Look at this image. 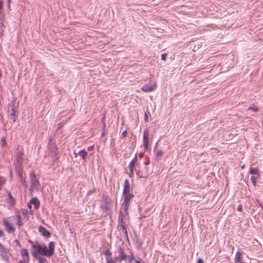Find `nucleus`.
Wrapping results in <instances>:
<instances>
[{"label":"nucleus","mask_w":263,"mask_h":263,"mask_svg":"<svg viewBox=\"0 0 263 263\" xmlns=\"http://www.w3.org/2000/svg\"><path fill=\"white\" fill-rule=\"evenodd\" d=\"M55 244L53 242H50L48 247L44 243L36 242L32 244L31 253L34 257H38L41 256H45L50 257L54 252Z\"/></svg>","instance_id":"nucleus-1"},{"label":"nucleus","mask_w":263,"mask_h":263,"mask_svg":"<svg viewBox=\"0 0 263 263\" xmlns=\"http://www.w3.org/2000/svg\"><path fill=\"white\" fill-rule=\"evenodd\" d=\"M29 217V214L27 210L22 209L17 215V225L22 226L26 222Z\"/></svg>","instance_id":"nucleus-2"},{"label":"nucleus","mask_w":263,"mask_h":263,"mask_svg":"<svg viewBox=\"0 0 263 263\" xmlns=\"http://www.w3.org/2000/svg\"><path fill=\"white\" fill-rule=\"evenodd\" d=\"M129 204L123 202L120 211L119 218L122 222L128 219V210Z\"/></svg>","instance_id":"nucleus-3"},{"label":"nucleus","mask_w":263,"mask_h":263,"mask_svg":"<svg viewBox=\"0 0 263 263\" xmlns=\"http://www.w3.org/2000/svg\"><path fill=\"white\" fill-rule=\"evenodd\" d=\"M157 86L156 81H150L148 84H145L141 87V90L145 92H151L155 90Z\"/></svg>","instance_id":"nucleus-4"},{"label":"nucleus","mask_w":263,"mask_h":263,"mask_svg":"<svg viewBox=\"0 0 263 263\" xmlns=\"http://www.w3.org/2000/svg\"><path fill=\"white\" fill-rule=\"evenodd\" d=\"M8 111L10 114V120L11 121H13V122H15L16 117V108L14 106V101H12L8 105Z\"/></svg>","instance_id":"nucleus-5"},{"label":"nucleus","mask_w":263,"mask_h":263,"mask_svg":"<svg viewBox=\"0 0 263 263\" xmlns=\"http://www.w3.org/2000/svg\"><path fill=\"white\" fill-rule=\"evenodd\" d=\"M31 178V191L38 190L39 189V182L33 173L30 174Z\"/></svg>","instance_id":"nucleus-6"},{"label":"nucleus","mask_w":263,"mask_h":263,"mask_svg":"<svg viewBox=\"0 0 263 263\" xmlns=\"http://www.w3.org/2000/svg\"><path fill=\"white\" fill-rule=\"evenodd\" d=\"M126 258V255L124 253L122 248L119 249L118 251L116 253L115 259L118 262H121L125 260Z\"/></svg>","instance_id":"nucleus-7"},{"label":"nucleus","mask_w":263,"mask_h":263,"mask_svg":"<svg viewBox=\"0 0 263 263\" xmlns=\"http://www.w3.org/2000/svg\"><path fill=\"white\" fill-rule=\"evenodd\" d=\"M21 256L22 259L19 261V263H29V255L26 249H24L22 250Z\"/></svg>","instance_id":"nucleus-8"},{"label":"nucleus","mask_w":263,"mask_h":263,"mask_svg":"<svg viewBox=\"0 0 263 263\" xmlns=\"http://www.w3.org/2000/svg\"><path fill=\"white\" fill-rule=\"evenodd\" d=\"M11 219V218H10L9 220L4 219L3 221L4 226L5 227L6 229L9 233H12L15 230V228L10 223L9 221H10Z\"/></svg>","instance_id":"nucleus-9"},{"label":"nucleus","mask_w":263,"mask_h":263,"mask_svg":"<svg viewBox=\"0 0 263 263\" xmlns=\"http://www.w3.org/2000/svg\"><path fill=\"white\" fill-rule=\"evenodd\" d=\"M148 138H149V134L147 130H145L143 132V146L145 149H147L148 148Z\"/></svg>","instance_id":"nucleus-10"},{"label":"nucleus","mask_w":263,"mask_h":263,"mask_svg":"<svg viewBox=\"0 0 263 263\" xmlns=\"http://www.w3.org/2000/svg\"><path fill=\"white\" fill-rule=\"evenodd\" d=\"M137 160L136 156L135 157L134 159H133L129 163L128 165V167L129 170V175L130 177H132L134 175V168L135 167V162Z\"/></svg>","instance_id":"nucleus-11"},{"label":"nucleus","mask_w":263,"mask_h":263,"mask_svg":"<svg viewBox=\"0 0 263 263\" xmlns=\"http://www.w3.org/2000/svg\"><path fill=\"white\" fill-rule=\"evenodd\" d=\"M33 206L34 209H37L39 208L40 205V202L37 199L33 198L31 199L28 204V206L29 208H31L32 206Z\"/></svg>","instance_id":"nucleus-12"},{"label":"nucleus","mask_w":263,"mask_h":263,"mask_svg":"<svg viewBox=\"0 0 263 263\" xmlns=\"http://www.w3.org/2000/svg\"><path fill=\"white\" fill-rule=\"evenodd\" d=\"M131 193L129 184L127 180H125L124 182V190L123 194Z\"/></svg>","instance_id":"nucleus-13"},{"label":"nucleus","mask_w":263,"mask_h":263,"mask_svg":"<svg viewBox=\"0 0 263 263\" xmlns=\"http://www.w3.org/2000/svg\"><path fill=\"white\" fill-rule=\"evenodd\" d=\"M39 231L40 234L45 237H49L50 236V233L45 228L40 226L39 228Z\"/></svg>","instance_id":"nucleus-14"},{"label":"nucleus","mask_w":263,"mask_h":263,"mask_svg":"<svg viewBox=\"0 0 263 263\" xmlns=\"http://www.w3.org/2000/svg\"><path fill=\"white\" fill-rule=\"evenodd\" d=\"M18 174L21 179V182L22 183L23 185H24V187L26 188L27 187V184L25 181L24 173L23 172V171H21L19 170L18 171Z\"/></svg>","instance_id":"nucleus-15"},{"label":"nucleus","mask_w":263,"mask_h":263,"mask_svg":"<svg viewBox=\"0 0 263 263\" xmlns=\"http://www.w3.org/2000/svg\"><path fill=\"white\" fill-rule=\"evenodd\" d=\"M133 196L132 193L123 194V197L124 198L123 202L129 204V201L132 198Z\"/></svg>","instance_id":"nucleus-16"},{"label":"nucleus","mask_w":263,"mask_h":263,"mask_svg":"<svg viewBox=\"0 0 263 263\" xmlns=\"http://www.w3.org/2000/svg\"><path fill=\"white\" fill-rule=\"evenodd\" d=\"M74 154L76 157L79 155L82 159H84L87 156V152L85 150L83 149L79 151L78 153L74 152Z\"/></svg>","instance_id":"nucleus-17"},{"label":"nucleus","mask_w":263,"mask_h":263,"mask_svg":"<svg viewBox=\"0 0 263 263\" xmlns=\"http://www.w3.org/2000/svg\"><path fill=\"white\" fill-rule=\"evenodd\" d=\"M242 253L239 251L237 252L235 254L234 260L236 263L241 262Z\"/></svg>","instance_id":"nucleus-18"},{"label":"nucleus","mask_w":263,"mask_h":263,"mask_svg":"<svg viewBox=\"0 0 263 263\" xmlns=\"http://www.w3.org/2000/svg\"><path fill=\"white\" fill-rule=\"evenodd\" d=\"M18 150H19V153H17V164L21 162L20 159H22V156L23 155L22 149H21L18 147H17V151Z\"/></svg>","instance_id":"nucleus-19"},{"label":"nucleus","mask_w":263,"mask_h":263,"mask_svg":"<svg viewBox=\"0 0 263 263\" xmlns=\"http://www.w3.org/2000/svg\"><path fill=\"white\" fill-rule=\"evenodd\" d=\"M250 173L252 174H254L255 175L259 176L258 173V169L255 167H251L250 169Z\"/></svg>","instance_id":"nucleus-20"},{"label":"nucleus","mask_w":263,"mask_h":263,"mask_svg":"<svg viewBox=\"0 0 263 263\" xmlns=\"http://www.w3.org/2000/svg\"><path fill=\"white\" fill-rule=\"evenodd\" d=\"M35 258L38 259L39 263H46L47 262V260L45 258L41 256H39L38 257Z\"/></svg>","instance_id":"nucleus-21"},{"label":"nucleus","mask_w":263,"mask_h":263,"mask_svg":"<svg viewBox=\"0 0 263 263\" xmlns=\"http://www.w3.org/2000/svg\"><path fill=\"white\" fill-rule=\"evenodd\" d=\"M258 177H259V176L255 175V176H253L251 177V181L253 183L254 185H255L256 179H257V178Z\"/></svg>","instance_id":"nucleus-22"},{"label":"nucleus","mask_w":263,"mask_h":263,"mask_svg":"<svg viewBox=\"0 0 263 263\" xmlns=\"http://www.w3.org/2000/svg\"><path fill=\"white\" fill-rule=\"evenodd\" d=\"M106 263H116L113 259L111 257H107L106 258Z\"/></svg>","instance_id":"nucleus-23"},{"label":"nucleus","mask_w":263,"mask_h":263,"mask_svg":"<svg viewBox=\"0 0 263 263\" xmlns=\"http://www.w3.org/2000/svg\"><path fill=\"white\" fill-rule=\"evenodd\" d=\"M163 154V152L162 151H159L156 153V157L157 158L161 157Z\"/></svg>","instance_id":"nucleus-24"},{"label":"nucleus","mask_w":263,"mask_h":263,"mask_svg":"<svg viewBox=\"0 0 263 263\" xmlns=\"http://www.w3.org/2000/svg\"><path fill=\"white\" fill-rule=\"evenodd\" d=\"M166 57H167V54L166 53H163V54H161V60H163V61H165Z\"/></svg>","instance_id":"nucleus-25"},{"label":"nucleus","mask_w":263,"mask_h":263,"mask_svg":"<svg viewBox=\"0 0 263 263\" xmlns=\"http://www.w3.org/2000/svg\"><path fill=\"white\" fill-rule=\"evenodd\" d=\"M3 252H4V247L1 244H0V253H3Z\"/></svg>","instance_id":"nucleus-26"},{"label":"nucleus","mask_w":263,"mask_h":263,"mask_svg":"<svg viewBox=\"0 0 263 263\" xmlns=\"http://www.w3.org/2000/svg\"><path fill=\"white\" fill-rule=\"evenodd\" d=\"M248 109H253L254 111H257V108L256 107H250Z\"/></svg>","instance_id":"nucleus-27"},{"label":"nucleus","mask_w":263,"mask_h":263,"mask_svg":"<svg viewBox=\"0 0 263 263\" xmlns=\"http://www.w3.org/2000/svg\"><path fill=\"white\" fill-rule=\"evenodd\" d=\"M242 205H239L238 206V208H237V210L238 211H242Z\"/></svg>","instance_id":"nucleus-28"},{"label":"nucleus","mask_w":263,"mask_h":263,"mask_svg":"<svg viewBox=\"0 0 263 263\" xmlns=\"http://www.w3.org/2000/svg\"><path fill=\"white\" fill-rule=\"evenodd\" d=\"M126 135H127V132H126V131H125V130L123 131V132H122V136L123 137H126Z\"/></svg>","instance_id":"nucleus-29"},{"label":"nucleus","mask_w":263,"mask_h":263,"mask_svg":"<svg viewBox=\"0 0 263 263\" xmlns=\"http://www.w3.org/2000/svg\"><path fill=\"white\" fill-rule=\"evenodd\" d=\"M93 146H89V147H88L87 150L88 151H92L93 149Z\"/></svg>","instance_id":"nucleus-30"},{"label":"nucleus","mask_w":263,"mask_h":263,"mask_svg":"<svg viewBox=\"0 0 263 263\" xmlns=\"http://www.w3.org/2000/svg\"><path fill=\"white\" fill-rule=\"evenodd\" d=\"M197 263H203V261L201 258H199L197 260Z\"/></svg>","instance_id":"nucleus-31"},{"label":"nucleus","mask_w":263,"mask_h":263,"mask_svg":"<svg viewBox=\"0 0 263 263\" xmlns=\"http://www.w3.org/2000/svg\"><path fill=\"white\" fill-rule=\"evenodd\" d=\"M4 235V233L2 230L0 229V237Z\"/></svg>","instance_id":"nucleus-32"},{"label":"nucleus","mask_w":263,"mask_h":263,"mask_svg":"<svg viewBox=\"0 0 263 263\" xmlns=\"http://www.w3.org/2000/svg\"><path fill=\"white\" fill-rule=\"evenodd\" d=\"M144 119H145V121H146L148 119V117H147V114L146 113L145 114Z\"/></svg>","instance_id":"nucleus-33"},{"label":"nucleus","mask_w":263,"mask_h":263,"mask_svg":"<svg viewBox=\"0 0 263 263\" xmlns=\"http://www.w3.org/2000/svg\"><path fill=\"white\" fill-rule=\"evenodd\" d=\"M10 1L11 0H8V7L9 8H10Z\"/></svg>","instance_id":"nucleus-34"},{"label":"nucleus","mask_w":263,"mask_h":263,"mask_svg":"<svg viewBox=\"0 0 263 263\" xmlns=\"http://www.w3.org/2000/svg\"><path fill=\"white\" fill-rule=\"evenodd\" d=\"M2 7V2L0 1V9H1Z\"/></svg>","instance_id":"nucleus-35"},{"label":"nucleus","mask_w":263,"mask_h":263,"mask_svg":"<svg viewBox=\"0 0 263 263\" xmlns=\"http://www.w3.org/2000/svg\"><path fill=\"white\" fill-rule=\"evenodd\" d=\"M136 263H141L138 260H136Z\"/></svg>","instance_id":"nucleus-36"},{"label":"nucleus","mask_w":263,"mask_h":263,"mask_svg":"<svg viewBox=\"0 0 263 263\" xmlns=\"http://www.w3.org/2000/svg\"><path fill=\"white\" fill-rule=\"evenodd\" d=\"M139 156H140V157H142V154H140V155H139Z\"/></svg>","instance_id":"nucleus-37"},{"label":"nucleus","mask_w":263,"mask_h":263,"mask_svg":"<svg viewBox=\"0 0 263 263\" xmlns=\"http://www.w3.org/2000/svg\"><path fill=\"white\" fill-rule=\"evenodd\" d=\"M16 159V158H15V157L14 158V162H15V160Z\"/></svg>","instance_id":"nucleus-38"},{"label":"nucleus","mask_w":263,"mask_h":263,"mask_svg":"<svg viewBox=\"0 0 263 263\" xmlns=\"http://www.w3.org/2000/svg\"><path fill=\"white\" fill-rule=\"evenodd\" d=\"M241 167H242V168H244V167H245V165H242V166H241Z\"/></svg>","instance_id":"nucleus-39"}]
</instances>
